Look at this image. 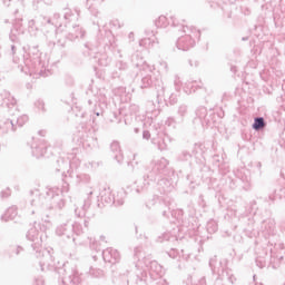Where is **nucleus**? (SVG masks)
Listing matches in <instances>:
<instances>
[{"label": "nucleus", "instance_id": "nucleus-1", "mask_svg": "<svg viewBox=\"0 0 285 285\" xmlns=\"http://www.w3.org/2000/svg\"><path fill=\"white\" fill-rule=\"evenodd\" d=\"M266 124L264 122V118H256L253 125L254 130H259L264 128Z\"/></svg>", "mask_w": 285, "mask_h": 285}]
</instances>
